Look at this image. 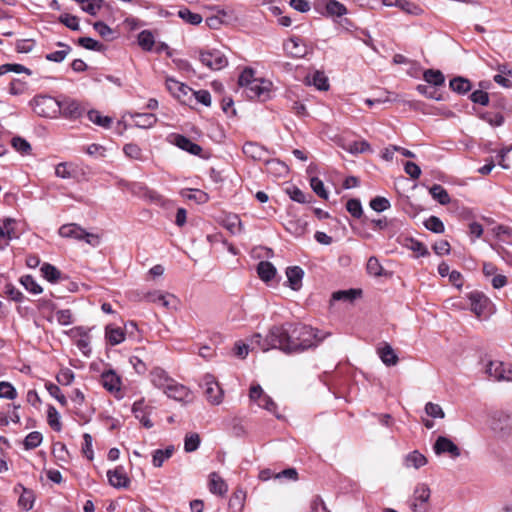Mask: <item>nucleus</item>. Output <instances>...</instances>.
Wrapping results in <instances>:
<instances>
[{
    "instance_id": "obj_20",
    "label": "nucleus",
    "mask_w": 512,
    "mask_h": 512,
    "mask_svg": "<svg viewBox=\"0 0 512 512\" xmlns=\"http://www.w3.org/2000/svg\"><path fill=\"white\" fill-rule=\"evenodd\" d=\"M152 384L158 389L163 390V392L167 389L170 383L174 380L170 378L166 371L161 368H154L150 374Z\"/></svg>"
},
{
    "instance_id": "obj_51",
    "label": "nucleus",
    "mask_w": 512,
    "mask_h": 512,
    "mask_svg": "<svg viewBox=\"0 0 512 512\" xmlns=\"http://www.w3.org/2000/svg\"><path fill=\"white\" fill-rule=\"evenodd\" d=\"M8 72H14L17 74L24 73L28 76L32 75V71L25 67L24 65L17 64V63H6L2 64V74L8 73Z\"/></svg>"
},
{
    "instance_id": "obj_1",
    "label": "nucleus",
    "mask_w": 512,
    "mask_h": 512,
    "mask_svg": "<svg viewBox=\"0 0 512 512\" xmlns=\"http://www.w3.org/2000/svg\"><path fill=\"white\" fill-rule=\"evenodd\" d=\"M270 340L273 346L286 354L301 353L309 348L316 347L322 338L318 337L317 330L304 324L286 323L271 327Z\"/></svg>"
},
{
    "instance_id": "obj_57",
    "label": "nucleus",
    "mask_w": 512,
    "mask_h": 512,
    "mask_svg": "<svg viewBox=\"0 0 512 512\" xmlns=\"http://www.w3.org/2000/svg\"><path fill=\"white\" fill-rule=\"evenodd\" d=\"M103 0H85V3H81V8L86 13L95 16L101 9Z\"/></svg>"
},
{
    "instance_id": "obj_54",
    "label": "nucleus",
    "mask_w": 512,
    "mask_h": 512,
    "mask_svg": "<svg viewBox=\"0 0 512 512\" xmlns=\"http://www.w3.org/2000/svg\"><path fill=\"white\" fill-rule=\"evenodd\" d=\"M254 72L250 68H246L242 71L238 79V85L242 89V92L254 81Z\"/></svg>"
},
{
    "instance_id": "obj_10",
    "label": "nucleus",
    "mask_w": 512,
    "mask_h": 512,
    "mask_svg": "<svg viewBox=\"0 0 512 512\" xmlns=\"http://www.w3.org/2000/svg\"><path fill=\"white\" fill-rule=\"evenodd\" d=\"M203 381L206 399L212 404H220L222 402L223 392L219 384L215 381V378L208 374L204 376Z\"/></svg>"
},
{
    "instance_id": "obj_45",
    "label": "nucleus",
    "mask_w": 512,
    "mask_h": 512,
    "mask_svg": "<svg viewBox=\"0 0 512 512\" xmlns=\"http://www.w3.org/2000/svg\"><path fill=\"white\" fill-rule=\"evenodd\" d=\"M43 277L49 282L55 283L60 279V271L53 265L45 263L41 267Z\"/></svg>"
},
{
    "instance_id": "obj_29",
    "label": "nucleus",
    "mask_w": 512,
    "mask_h": 512,
    "mask_svg": "<svg viewBox=\"0 0 512 512\" xmlns=\"http://www.w3.org/2000/svg\"><path fill=\"white\" fill-rule=\"evenodd\" d=\"M378 355L381 359V361L386 366H394L398 363L399 358L396 355L395 351L391 347V345L385 343L382 347H379L377 349Z\"/></svg>"
},
{
    "instance_id": "obj_7",
    "label": "nucleus",
    "mask_w": 512,
    "mask_h": 512,
    "mask_svg": "<svg viewBox=\"0 0 512 512\" xmlns=\"http://www.w3.org/2000/svg\"><path fill=\"white\" fill-rule=\"evenodd\" d=\"M486 374L497 381H512V369L502 361H488L485 368Z\"/></svg>"
},
{
    "instance_id": "obj_27",
    "label": "nucleus",
    "mask_w": 512,
    "mask_h": 512,
    "mask_svg": "<svg viewBox=\"0 0 512 512\" xmlns=\"http://www.w3.org/2000/svg\"><path fill=\"white\" fill-rule=\"evenodd\" d=\"M209 490L213 494L223 496L228 491V485L218 473L212 472L209 475Z\"/></svg>"
},
{
    "instance_id": "obj_4",
    "label": "nucleus",
    "mask_w": 512,
    "mask_h": 512,
    "mask_svg": "<svg viewBox=\"0 0 512 512\" xmlns=\"http://www.w3.org/2000/svg\"><path fill=\"white\" fill-rule=\"evenodd\" d=\"M272 83L262 78H256L242 92L250 100L265 102L271 97Z\"/></svg>"
},
{
    "instance_id": "obj_53",
    "label": "nucleus",
    "mask_w": 512,
    "mask_h": 512,
    "mask_svg": "<svg viewBox=\"0 0 512 512\" xmlns=\"http://www.w3.org/2000/svg\"><path fill=\"white\" fill-rule=\"evenodd\" d=\"M21 283L27 291L33 294H40L42 292L41 286L30 275L23 276L21 278Z\"/></svg>"
},
{
    "instance_id": "obj_33",
    "label": "nucleus",
    "mask_w": 512,
    "mask_h": 512,
    "mask_svg": "<svg viewBox=\"0 0 512 512\" xmlns=\"http://www.w3.org/2000/svg\"><path fill=\"white\" fill-rule=\"evenodd\" d=\"M257 273L261 280L268 282L276 275V268L271 262L261 261L257 266Z\"/></svg>"
},
{
    "instance_id": "obj_43",
    "label": "nucleus",
    "mask_w": 512,
    "mask_h": 512,
    "mask_svg": "<svg viewBox=\"0 0 512 512\" xmlns=\"http://www.w3.org/2000/svg\"><path fill=\"white\" fill-rule=\"evenodd\" d=\"M43 436L38 431L30 432L23 440V445L26 450H32L40 446Z\"/></svg>"
},
{
    "instance_id": "obj_30",
    "label": "nucleus",
    "mask_w": 512,
    "mask_h": 512,
    "mask_svg": "<svg viewBox=\"0 0 512 512\" xmlns=\"http://www.w3.org/2000/svg\"><path fill=\"white\" fill-rule=\"evenodd\" d=\"M174 446L170 445L165 449H156L152 453V464L154 467H161L163 463L172 457L174 453Z\"/></svg>"
},
{
    "instance_id": "obj_31",
    "label": "nucleus",
    "mask_w": 512,
    "mask_h": 512,
    "mask_svg": "<svg viewBox=\"0 0 512 512\" xmlns=\"http://www.w3.org/2000/svg\"><path fill=\"white\" fill-rule=\"evenodd\" d=\"M123 153L131 160L144 162L147 156L144 154L142 148L135 143H127L123 146Z\"/></svg>"
},
{
    "instance_id": "obj_41",
    "label": "nucleus",
    "mask_w": 512,
    "mask_h": 512,
    "mask_svg": "<svg viewBox=\"0 0 512 512\" xmlns=\"http://www.w3.org/2000/svg\"><path fill=\"white\" fill-rule=\"evenodd\" d=\"M450 88L459 94H465L471 89L470 81L463 77H455L450 80Z\"/></svg>"
},
{
    "instance_id": "obj_61",
    "label": "nucleus",
    "mask_w": 512,
    "mask_h": 512,
    "mask_svg": "<svg viewBox=\"0 0 512 512\" xmlns=\"http://www.w3.org/2000/svg\"><path fill=\"white\" fill-rule=\"evenodd\" d=\"M59 21L73 31H78L80 29L79 19L74 15L62 14L59 17Z\"/></svg>"
},
{
    "instance_id": "obj_47",
    "label": "nucleus",
    "mask_w": 512,
    "mask_h": 512,
    "mask_svg": "<svg viewBox=\"0 0 512 512\" xmlns=\"http://www.w3.org/2000/svg\"><path fill=\"white\" fill-rule=\"evenodd\" d=\"M201 443V439L199 434L197 433H190L185 436L184 439V450L187 453H191L196 451Z\"/></svg>"
},
{
    "instance_id": "obj_40",
    "label": "nucleus",
    "mask_w": 512,
    "mask_h": 512,
    "mask_svg": "<svg viewBox=\"0 0 512 512\" xmlns=\"http://www.w3.org/2000/svg\"><path fill=\"white\" fill-rule=\"evenodd\" d=\"M88 119L103 128H109L112 123V118L108 116H103L101 113L97 110H90L87 113Z\"/></svg>"
},
{
    "instance_id": "obj_6",
    "label": "nucleus",
    "mask_w": 512,
    "mask_h": 512,
    "mask_svg": "<svg viewBox=\"0 0 512 512\" xmlns=\"http://www.w3.org/2000/svg\"><path fill=\"white\" fill-rule=\"evenodd\" d=\"M249 398L252 402H255L259 407L266 409L267 411L276 414L277 405L275 402L264 393L262 387L259 384L252 385L250 388Z\"/></svg>"
},
{
    "instance_id": "obj_39",
    "label": "nucleus",
    "mask_w": 512,
    "mask_h": 512,
    "mask_svg": "<svg viewBox=\"0 0 512 512\" xmlns=\"http://www.w3.org/2000/svg\"><path fill=\"white\" fill-rule=\"evenodd\" d=\"M28 89V84L20 78H13L8 84V93L13 96L24 94Z\"/></svg>"
},
{
    "instance_id": "obj_28",
    "label": "nucleus",
    "mask_w": 512,
    "mask_h": 512,
    "mask_svg": "<svg viewBox=\"0 0 512 512\" xmlns=\"http://www.w3.org/2000/svg\"><path fill=\"white\" fill-rule=\"evenodd\" d=\"M286 276L290 288L295 291L299 290L302 284L304 271L299 266L288 267L286 270Z\"/></svg>"
},
{
    "instance_id": "obj_59",
    "label": "nucleus",
    "mask_w": 512,
    "mask_h": 512,
    "mask_svg": "<svg viewBox=\"0 0 512 512\" xmlns=\"http://www.w3.org/2000/svg\"><path fill=\"white\" fill-rule=\"evenodd\" d=\"M313 85L319 90H328V79L323 72L316 71L312 76Z\"/></svg>"
},
{
    "instance_id": "obj_9",
    "label": "nucleus",
    "mask_w": 512,
    "mask_h": 512,
    "mask_svg": "<svg viewBox=\"0 0 512 512\" xmlns=\"http://www.w3.org/2000/svg\"><path fill=\"white\" fill-rule=\"evenodd\" d=\"M166 87L168 91L182 103H186L191 98L193 92L192 88L171 77L166 79Z\"/></svg>"
},
{
    "instance_id": "obj_37",
    "label": "nucleus",
    "mask_w": 512,
    "mask_h": 512,
    "mask_svg": "<svg viewBox=\"0 0 512 512\" xmlns=\"http://www.w3.org/2000/svg\"><path fill=\"white\" fill-rule=\"evenodd\" d=\"M405 462L407 467L419 469L427 463V459L423 454L415 450L406 456Z\"/></svg>"
},
{
    "instance_id": "obj_50",
    "label": "nucleus",
    "mask_w": 512,
    "mask_h": 512,
    "mask_svg": "<svg viewBox=\"0 0 512 512\" xmlns=\"http://www.w3.org/2000/svg\"><path fill=\"white\" fill-rule=\"evenodd\" d=\"M178 16L192 25H198L202 22V17L198 13H194L187 8L178 11Z\"/></svg>"
},
{
    "instance_id": "obj_55",
    "label": "nucleus",
    "mask_w": 512,
    "mask_h": 512,
    "mask_svg": "<svg viewBox=\"0 0 512 512\" xmlns=\"http://www.w3.org/2000/svg\"><path fill=\"white\" fill-rule=\"evenodd\" d=\"M398 8L410 15H420L423 12L420 6L407 0H400Z\"/></svg>"
},
{
    "instance_id": "obj_2",
    "label": "nucleus",
    "mask_w": 512,
    "mask_h": 512,
    "mask_svg": "<svg viewBox=\"0 0 512 512\" xmlns=\"http://www.w3.org/2000/svg\"><path fill=\"white\" fill-rule=\"evenodd\" d=\"M30 105L33 111L41 117L56 118L61 112L60 102L51 96H35L30 101Z\"/></svg>"
},
{
    "instance_id": "obj_48",
    "label": "nucleus",
    "mask_w": 512,
    "mask_h": 512,
    "mask_svg": "<svg viewBox=\"0 0 512 512\" xmlns=\"http://www.w3.org/2000/svg\"><path fill=\"white\" fill-rule=\"evenodd\" d=\"M11 146L22 155H28L32 150L29 142L19 136L13 137L11 139Z\"/></svg>"
},
{
    "instance_id": "obj_16",
    "label": "nucleus",
    "mask_w": 512,
    "mask_h": 512,
    "mask_svg": "<svg viewBox=\"0 0 512 512\" xmlns=\"http://www.w3.org/2000/svg\"><path fill=\"white\" fill-rule=\"evenodd\" d=\"M243 153L255 160V161H262L269 163L268 161V151L263 146L254 143V142H247L243 146Z\"/></svg>"
},
{
    "instance_id": "obj_3",
    "label": "nucleus",
    "mask_w": 512,
    "mask_h": 512,
    "mask_svg": "<svg viewBox=\"0 0 512 512\" xmlns=\"http://www.w3.org/2000/svg\"><path fill=\"white\" fill-rule=\"evenodd\" d=\"M59 235L64 238H72L78 241H85L87 244L96 247L100 244V237L97 234L87 232L76 223L64 224L59 228Z\"/></svg>"
},
{
    "instance_id": "obj_36",
    "label": "nucleus",
    "mask_w": 512,
    "mask_h": 512,
    "mask_svg": "<svg viewBox=\"0 0 512 512\" xmlns=\"http://www.w3.org/2000/svg\"><path fill=\"white\" fill-rule=\"evenodd\" d=\"M429 193L433 197V199L437 200L441 205H446L450 203L451 199L446 191L441 185L434 184L430 189Z\"/></svg>"
},
{
    "instance_id": "obj_63",
    "label": "nucleus",
    "mask_w": 512,
    "mask_h": 512,
    "mask_svg": "<svg viewBox=\"0 0 512 512\" xmlns=\"http://www.w3.org/2000/svg\"><path fill=\"white\" fill-rule=\"evenodd\" d=\"M370 207L376 212H383L390 208V202L385 197L377 196L370 201Z\"/></svg>"
},
{
    "instance_id": "obj_25",
    "label": "nucleus",
    "mask_w": 512,
    "mask_h": 512,
    "mask_svg": "<svg viewBox=\"0 0 512 512\" xmlns=\"http://www.w3.org/2000/svg\"><path fill=\"white\" fill-rule=\"evenodd\" d=\"M148 407L144 405V401H136L133 404L132 412L140 423L147 429L153 427V422L149 418V413L146 411Z\"/></svg>"
},
{
    "instance_id": "obj_5",
    "label": "nucleus",
    "mask_w": 512,
    "mask_h": 512,
    "mask_svg": "<svg viewBox=\"0 0 512 512\" xmlns=\"http://www.w3.org/2000/svg\"><path fill=\"white\" fill-rule=\"evenodd\" d=\"M199 60L211 70H221L227 66L228 60L225 55L216 49L209 51H200Z\"/></svg>"
},
{
    "instance_id": "obj_62",
    "label": "nucleus",
    "mask_w": 512,
    "mask_h": 512,
    "mask_svg": "<svg viewBox=\"0 0 512 512\" xmlns=\"http://www.w3.org/2000/svg\"><path fill=\"white\" fill-rule=\"evenodd\" d=\"M310 186L312 190L321 198L327 199L328 198V192L326 191L324 187V183L322 180H320L318 177H312L310 180Z\"/></svg>"
},
{
    "instance_id": "obj_64",
    "label": "nucleus",
    "mask_w": 512,
    "mask_h": 512,
    "mask_svg": "<svg viewBox=\"0 0 512 512\" xmlns=\"http://www.w3.org/2000/svg\"><path fill=\"white\" fill-rule=\"evenodd\" d=\"M407 247L412 250L413 252L417 253V256H428L429 251L427 247L420 241L415 239H409V244H407Z\"/></svg>"
},
{
    "instance_id": "obj_46",
    "label": "nucleus",
    "mask_w": 512,
    "mask_h": 512,
    "mask_svg": "<svg viewBox=\"0 0 512 512\" xmlns=\"http://www.w3.org/2000/svg\"><path fill=\"white\" fill-rule=\"evenodd\" d=\"M19 489L22 490V494L19 497L18 504L20 507H22L24 510L28 511L32 509L33 502H34V496L32 491L25 489L21 485L18 486Z\"/></svg>"
},
{
    "instance_id": "obj_49",
    "label": "nucleus",
    "mask_w": 512,
    "mask_h": 512,
    "mask_svg": "<svg viewBox=\"0 0 512 512\" xmlns=\"http://www.w3.org/2000/svg\"><path fill=\"white\" fill-rule=\"evenodd\" d=\"M47 419L50 427L59 432L62 428L60 415L54 406H49L47 410Z\"/></svg>"
},
{
    "instance_id": "obj_52",
    "label": "nucleus",
    "mask_w": 512,
    "mask_h": 512,
    "mask_svg": "<svg viewBox=\"0 0 512 512\" xmlns=\"http://www.w3.org/2000/svg\"><path fill=\"white\" fill-rule=\"evenodd\" d=\"M45 387L49 394L54 397L62 406H65L67 404V399L64 394H62L60 388L51 382H47L45 384Z\"/></svg>"
},
{
    "instance_id": "obj_22",
    "label": "nucleus",
    "mask_w": 512,
    "mask_h": 512,
    "mask_svg": "<svg viewBox=\"0 0 512 512\" xmlns=\"http://www.w3.org/2000/svg\"><path fill=\"white\" fill-rule=\"evenodd\" d=\"M470 308L477 316H481L488 304V298L480 292L469 294Z\"/></svg>"
},
{
    "instance_id": "obj_56",
    "label": "nucleus",
    "mask_w": 512,
    "mask_h": 512,
    "mask_svg": "<svg viewBox=\"0 0 512 512\" xmlns=\"http://www.w3.org/2000/svg\"><path fill=\"white\" fill-rule=\"evenodd\" d=\"M424 225L428 230L434 233H443L445 229L443 222L436 216H430L424 222Z\"/></svg>"
},
{
    "instance_id": "obj_11",
    "label": "nucleus",
    "mask_w": 512,
    "mask_h": 512,
    "mask_svg": "<svg viewBox=\"0 0 512 512\" xmlns=\"http://www.w3.org/2000/svg\"><path fill=\"white\" fill-rule=\"evenodd\" d=\"M101 384L116 397H121V378L114 370L104 371L101 374Z\"/></svg>"
},
{
    "instance_id": "obj_44",
    "label": "nucleus",
    "mask_w": 512,
    "mask_h": 512,
    "mask_svg": "<svg viewBox=\"0 0 512 512\" xmlns=\"http://www.w3.org/2000/svg\"><path fill=\"white\" fill-rule=\"evenodd\" d=\"M326 12L330 16L341 17L347 13V9L339 1L328 0L326 3Z\"/></svg>"
},
{
    "instance_id": "obj_26",
    "label": "nucleus",
    "mask_w": 512,
    "mask_h": 512,
    "mask_svg": "<svg viewBox=\"0 0 512 512\" xmlns=\"http://www.w3.org/2000/svg\"><path fill=\"white\" fill-rule=\"evenodd\" d=\"M105 338L110 345H118L125 340V332L122 328L109 324L105 327Z\"/></svg>"
},
{
    "instance_id": "obj_15",
    "label": "nucleus",
    "mask_w": 512,
    "mask_h": 512,
    "mask_svg": "<svg viewBox=\"0 0 512 512\" xmlns=\"http://www.w3.org/2000/svg\"><path fill=\"white\" fill-rule=\"evenodd\" d=\"M434 451L437 455L449 453L453 458L460 456V449L450 439L439 436L434 444Z\"/></svg>"
},
{
    "instance_id": "obj_12",
    "label": "nucleus",
    "mask_w": 512,
    "mask_h": 512,
    "mask_svg": "<svg viewBox=\"0 0 512 512\" xmlns=\"http://www.w3.org/2000/svg\"><path fill=\"white\" fill-rule=\"evenodd\" d=\"M24 231V224L20 220L6 218L2 221V239L8 241L17 239Z\"/></svg>"
},
{
    "instance_id": "obj_13",
    "label": "nucleus",
    "mask_w": 512,
    "mask_h": 512,
    "mask_svg": "<svg viewBox=\"0 0 512 512\" xmlns=\"http://www.w3.org/2000/svg\"><path fill=\"white\" fill-rule=\"evenodd\" d=\"M284 50L293 58H302L308 52V47L304 41L297 36L289 38L283 45Z\"/></svg>"
},
{
    "instance_id": "obj_18",
    "label": "nucleus",
    "mask_w": 512,
    "mask_h": 512,
    "mask_svg": "<svg viewBox=\"0 0 512 512\" xmlns=\"http://www.w3.org/2000/svg\"><path fill=\"white\" fill-rule=\"evenodd\" d=\"M61 112L60 114L69 119H77L82 116L84 109L81 107L80 103L76 100H64L60 102Z\"/></svg>"
},
{
    "instance_id": "obj_8",
    "label": "nucleus",
    "mask_w": 512,
    "mask_h": 512,
    "mask_svg": "<svg viewBox=\"0 0 512 512\" xmlns=\"http://www.w3.org/2000/svg\"><path fill=\"white\" fill-rule=\"evenodd\" d=\"M430 498V489L424 484L420 483L416 486L413 494V500L410 504L411 509L414 512H426L427 502Z\"/></svg>"
},
{
    "instance_id": "obj_42",
    "label": "nucleus",
    "mask_w": 512,
    "mask_h": 512,
    "mask_svg": "<svg viewBox=\"0 0 512 512\" xmlns=\"http://www.w3.org/2000/svg\"><path fill=\"white\" fill-rule=\"evenodd\" d=\"M154 35L149 30H143L138 34V44L145 51H151L154 46Z\"/></svg>"
},
{
    "instance_id": "obj_32",
    "label": "nucleus",
    "mask_w": 512,
    "mask_h": 512,
    "mask_svg": "<svg viewBox=\"0 0 512 512\" xmlns=\"http://www.w3.org/2000/svg\"><path fill=\"white\" fill-rule=\"evenodd\" d=\"M270 336H271V329L269 330V332L265 338H263L258 333L254 334L250 339V343L253 347L254 346L259 347V349H261L263 352H266L270 349H278V346L272 345L274 341L270 340Z\"/></svg>"
},
{
    "instance_id": "obj_23",
    "label": "nucleus",
    "mask_w": 512,
    "mask_h": 512,
    "mask_svg": "<svg viewBox=\"0 0 512 512\" xmlns=\"http://www.w3.org/2000/svg\"><path fill=\"white\" fill-rule=\"evenodd\" d=\"M131 118L133 119L134 125L142 129L152 128L157 122L156 115L152 113L135 112L131 114Z\"/></svg>"
},
{
    "instance_id": "obj_19",
    "label": "nucleus",
    "mask_w": 512,
    "mask_h": 512,
    "mask_svg": "<svg viewBox=\"0 0 512 512\" xmlns=\"http://www.w3.org/2000/svg\"><path fill=\"white\" fill-rule=\"evenodd\" d=\"M173 143L180 149L189 152L192 155H200L202 148L198 144L192 142L189 138L175 134L172 135Z\"/></svg>"
},
{
    "instance_id": "obj_21",
    "label": "nucleus",
    "mask_w": 512,
    "mask_h": 512,
    "mask_svg": "<svg viewBox=\"0 0 512 512\" xmlns=\"http://www.w3.org/2000/svg\"><path fill=\"white\" fill-rule=\"evenodd\" d=\"M221 223L232 235H239L244 231L241 219L237 214L225 215Z\"/></svg>"
},
{
    "instance_id": "obj_58",
    "label": "nucleus",
    "mask_w": 512,
    "mask_h": 512,
    "mask_svg": "<svg viewBox=\"0 0 512 512\" xmlns=\"http://www.w3.org/2000/svg\"><path fill=\"white\" fill-rule=\"evenodd\" d=\"M78 44L82 46L85 49L92 50V51H101L103 48V45L90 37H81L78 39Z\"/></svg>"
},
{
    "instance_id": "obj_35",
    "label": "nucleus",
    "mask_w": 512,
    "mask_h": 512,
    "mask_svg": "<svg viewBox=\"0 0 512 512\" xmlns=\"http://www.w3.org/2000/svg\"><path fill=\"white\" fill-rule=\"evenodd\" d=\"M57 46L62 47L63 49L46 54V56H45L46 60L51 61V62L61 63L62 61H64L66 56L71 51V47L65 43L58 42Z\"/></svg>"
},
{
    "instance_id": "obj_38",
    "label": "nucleus",
    "mask_w": 512,
    "mask_h": 512,
    "mask_svg": "<svg viewBox=\"0 0 512 512\" xmlns=\"http://www.w3.org/2000/svg\"><path fill=\"white\" fill-rule=\"evenodd\" d=\"M423 79L434 86H441L445 82V77L440 70L428 69L423 73Z\"/></svg>"
},
{
    "instance_id": "obj_60",
    "label": "nucleus",
    "mask_w": 512,
    "mask_h": 512,
    "mask_svg": "<svg viewBox=\"0 0 512 512\" xmlns=\"http://www.w3.org/2000/svg\"><path fill=\"white\" fill-rule=\"evenodd\" d=\"M347 211L355 218H360L363 214V209L360 200L350 199L346 203Z\"/></svg>"
},
{
    "instance_id": "obj_14",
    "label": "nucleus",
    "mask_w": 512,
    "mask_h": 512,
    "mask_svg": "<svg viewBox=\"0 0 512 512\" xmlns=\"http://www.w3.org/2000/svg\"><path fill=\"white\" fill-rule=\"evenodd\" d=\"M164 393L169 397L179 402H188L191 399V392L190 390L173 380L170 385L167 387V389L164 391Z\"/></svg>"
},
{
    "instance_id": "obj_17",
    "label": "nucleus",
    "mask_w": 512,
    "mask_h": 512,
    "mask_svg": "<svg viewBox=\"0 0 512 512\" xmlns=\"http://www.w3.org/2000/svg\"><path fill=\"white\" fill-rule=\"evenodd\" d=\"M107 477L110 485L115 488H127L130 480L122 466H117L113 470L107 472Z\"/></svg>"
},
{
    "instance_id": "obj_24",
    "label": "nucleus",
    "mask_w": 512,
    "mask_h": 512,
    "mask_svg": "<svg viewBox=\"0 0 512 512\" xmlns=\"http://www.w3.org/2000/svg\"><path fill=\"white\" fill-rule=\"evenodd\" d=\"M147 299L150 302L157 303L165 308H171L177 302L175 296L168 294V293H163L160 291H154V292L148 293Z\"/></svg>"
},
{
    "instance_id": "obj_34",
    "label": "nucleus",
    "mask_w": 512,
    "mask_h": 512,
    "mask_svg": "<svg viewBox=\"0 0 512 512\" xmlns=\"http://www.w3.org/2000/svg\"><path fill=\"white\" fill-rule=\"evenodd\" d=\"M361 294L362 291L360 289L339 290L332 294V300L353 302L355 299L359 298Z\"/></svg>"
}]
</instances>
